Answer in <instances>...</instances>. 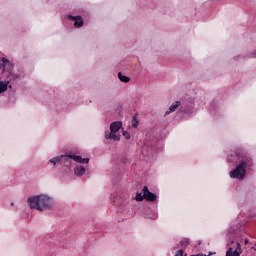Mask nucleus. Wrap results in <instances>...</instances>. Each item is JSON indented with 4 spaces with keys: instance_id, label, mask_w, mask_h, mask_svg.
<instances>
[{
    "instance_id": "obj_4",
    "label": "nucleus",
    "mask_w": 256,
    "mask_h": 256,
    "mask_svg": "<svg viewBox=\"0 0 256 256\" xmlns=\"http://www.w3.org/2000/svg\"><path fill=\"white\" fill-rule=\"evenodd\" d=\"M13 69V63L9 61L7 58L0 57V73H5L7 71H11Z\"/></svg>"
},
{
    "instance_id": "obj_6",
    "label": "nucleus",
    "mask_w": 256,
    "mask_h": 256,
    "mask_svg": "<svg viewBox=\"0 0 256 256\" xmlns=\"http://www.w3.org/2000/svg\"><path fill=\"white\" fill-rule=\"evenodd\" d=\"M180 113H185V115H191L193 114V103H182L179 108Z\"/></svg>"
},
{
    "instance_id": "obj_13",
    "label": "nucleus",
    "mask_w": 256,
    "mask_h": 256,
    "mask_svg": "<svg viewBox=\"0 0 256 256\" xmlns=\"http://www.w3.org/2000/svg\"><path fill=\"white\" fill-rule=\"evenodd\" d=\"M65 157H67V155H60V156L54 157L49 160V163H52L55 167V165H57V163H59V161H61V159L65 160Z\"/></svg>"
},
{
    "instance_id": "obj_5",
    "label": "nucleus",
    "mask_w": 256,
    "mask_h": 256,
    "mask_svg": "<svg viewBox=\"0 0 256 256\" xmlns=\"http://www.w3.org/2000/svg\"><path fill=\"white\" fill-rule=\"evenodd\" d=\"M71 159H73V161H75L76 163H80L84 165H87L89 163V158H83L82 156H79V155L69 154L65 156L66 162L71 161Z\"/></svg>"
},
{
    "instance_id": "obj_26",
    "label": "nucleus",
    "mask_w": 256,
    "mask_h": 256,
    "mask_svg": "<svg viewBox=\"0 0 256 256\" xmlns=\"http://www.w3.org/2000/svg\"><path fill=\"white\" fill-rule=\"evenodd\" d=\"M150 219H153L155 221V219H157V216L151 217Z\"/></svg>"
},
{
    "instance_id": "obj_19",
    "label": "nucleus",
    "mask_w": 256,
    "mask_h": 256,
    "mask_svg": "<svg viewBox=\"0 0 256 256\" xmlns=\"http://www.w3.org/2000/svg\"><path fill=\"white\" fill-rule=\"evenodd\" d=\"M122 135L126 139H131V134L129 133V131H123Z\"/></svg>"
},
{
    "instance_id": "obj_11",
    "label": "nucleus",
    "mask_w": 256,
    "mask_h": 256,
    "mask_svg": "<svg viewBox=\"0 0 256 256\" xmlns=\"http://www.w3.org/2000/svg\"><path fill=\"white\" fill-rule=\"evenodd\" d=\"M121 127H123V122H121V121L112 122L110 124V131L112 133H117V132H119V129H121Z\"/></svg>"
},
{
    "instance_id": "obj_8",
    "label": "nucleus",
    "mask_w": 256,
    "mask_h": 256,
    "mask_svg": "<svg viewBox=\"0 0 256 256\" xmlns=\"http://www.w3.org/2000/svg\"><path fill=\"white\" fill-rule=\"evenodd\" d=\"M142 191L144 193V199H146V201H157V194L149 191V187L144 186Z\"/></svg>"
},
{
    "instance_id": "obj_23",
    "label": "nucleus",
    "mask_w": 256,
    "mask_h": 256,
    "mask_svg": "<svg viewBox=\"0 0 256 256\" xmlns=\"http://www.w3.org/2000/svg\"><path fill=\"white\" fill-rule=\"evenodd\" d=\"M228 233H229V235H230V237H231V236L233 235V233H235V230L229 228Z\"/></svg>"
},
{
    "instance_id": "obj_18",
    "label": "nucleus",
    "mask_w": 256,
    "mask_h": 256,
    "mask_svg": "<svg viewBox=\"0 0 256 256\" xmlns=\"http://www.w3.org/2000/svg\"><path fill=\"white\" fill-rule=\"evenodd\" d=\"M182 247H187L189 245V238H184L180 241Z\"/></svg>"
},
{
    "instance_id": "obj_9",
    "label": "nucleus",
    "mask_w": 256,
    "mask_h": 256,
    "mask_svg": "<svg viewBox=\"0 0 256 256\" xmlns=\"http://www.w3.org/2000/svg\"><path fill=\"white\" fill-rule=\"evenodd\" d=\"M105 139L107 141H121V135L117 134L116 132L106 131L105 132Z\"/></svg>"
},
{
    "instance_id": "obj_10",
    "label": "nucleus",
    "mask_w": 256,
    "mask_h": 256,
    "mask_svg": "<svg viewBox=\"0 0 256 256\" xmlns=\"http://www.w3.org/2000/svg\"><path fill=\"white\" fill-rule=\"evenodd\" d=\"M86 171L87 169H85V166L83 165H76L74 167V175H76V177H83Z\"/></svg>"
},
{
    "instance_id": "obj_7",
    "label": "nucleus",
    "mask_w": 256,
    "mask_h": 256,
    "mask_svg": "<svg viewBox=\"0 0 256 256\" xmlns=\"http://www.w3.org/2000/svg\"><path fill=\"white\" fill-rule=\"evenodd\" d=\"M66 17L67 19H72L74 21V27L78 29L80 27H83V25L85 24V20H83V17H81V15H78V16L67 15Z\"/></svg>"
},
{
    "instance_id": "obj_22",
    "label": "nucleus",
    "mask_w": 256,
    "mask_h": 256,
    "mask_svg": "<svg viewBox=\"0 0 256 256\" xmlns=\"http://www.w3.org/2000/svg\"><path fill=\"white\" fill-rule=\"evenodd\" d=\"M11 77H13V79H19V74H14L10 72Z\"/></svg>"
},
{
    "instance_id": "obj_24",
    "label": "nucleus",
    "mask_w": 256,
    "mask_h": 256,
    "mask_svg": "<svg viewBox=\"0 0 256 256\" xmlns=\"http://www.w3.org/2000/svg\"><path fill=\"white\" fill-rule=\"evenodd\" d=\"M215 255V252H209L208 256Z\"/></svg>"
},
{
    "instance_id": "obj_20",
    "label": "nucleus",
    "mask_w": 256,
    "mask_h": 256,
    "mask_svg": "<svg viewBox=\"0 0 256 256\" xmlns=\"http://www.w3.org/2000/svg\"><path fill=\"white\" fill-rule=\"evenodd\" d=\"M233 157V154H230V156L227 157L228 163H235V159Z\"/></svg>"
},
{
    "instance_id": "obj_17",
    "label": "nucleus",
    "mask_w": 256,
    "mask_h": 256,
    "mask_svg": "<svg viewBox=\"0 0 256 256\" xmlns=\"http://www.w3.org/2000/svg\"><path fill=\"white\" fill-rule=\"evenodd\" d=\"M135 199H136V201H143V199H145V196H144L143 193L137 192L136 196H135Z\"/></svg>"
},
{
    "instance_id": "obj_1",
    "label": "nucleus",
    "mask_w": 256,
    "mask_h": 256,
    "mask_svg": "<svg viewBox=\"0 0 256 256\" xmlns=\"http://www.w3.org/2000/svg\"><path fill=\"white\" fill-rule=\"evenodd\" d=\"M27 203L30 209H35L36 211H45L51 209L54 205L53 198L40 194L36 196H31L27 199Z\"/></svg>"
},
{
    "instance_id": "obj_21",
    "label": "nucleus",
    "mask_w": 256,
    "mask_h": 256,
    "mask_svg": "<svg viewBox=\"0 0 256 256\" xmlns=\"http://www.w3.org/2000/svg\"><path fill=\"white\" fill-rule=\"evenodd\" d=\"M248 57H250L251 59H256V50L248 54Z\"/></svg>"
},
{
    "instance_id": "obj_28",
    "label": "nucleus",
    "mask_w": 256,
    "mask_h": 256,
    "mask_svg": "<svg viewBox=\"0 0 256 256\" xmlns=\"http://www.w3.org/2000/svg\"><path fill=\"white\" fill-rule=\"evenodd\" d=\"M251 249H253L254 251H256V248H255V247H252Z\"/></svg>"
},
{
    "instance_id": "obj_27",
    "label": "nucleus",
    "mask_w": 256,
    "mask_h": 256,
    "mask_svg": "<svg viewBox=\"0 0 256 256\" xmlns=\"http://www.w3.org/2000/svg\"><path fill=\"white\" fill-rule=\"evenodd\" d=\"M244 243H245V245H247V243H249V240L245 239Z\"/></svg>"
},
{
    "instance_id": "obj_3",
    "label": "nucleus",
    "mask_w": 256,
    "mask_h": 256,
    "mask_svg": "<svg viewBox=\"0 0 256 256\" xmlns=\"http://www.w3.org/2000/svg\"><path fill=\"white\" fill-rule=\"evenodd\" d=\"M233 243L235 241L231 240L229 244H227L228 250L226 251V256H241V253H243V250L241 249V243L236 242V248L233 250Z\"/></svg>"
},
{
    "instance_id": "obj_15",
    "label": "nucleus",
    "mask_w": 256,
    "mask_h": 256,
    "mask_svg": "<svg viewBox=\"0 0 256 256\" xmlns=\"http://www.w3.org/2000/svg\"><path fill=\"white\" fill-rule=\"evenodd\" d=\"M118 79H120V81L122 83H129L131 81V78H129L128 76L123 75V73H121V72L118 73Z\"/></svg>"
},
{
    "instance_id": "obj_16",
    "label": "nucleus",
    "mask_w": 256,
    "mask_h": 256,
    "mask_svg": "<svg viewBox=\"0 0 256 256\" xmlns=\"http://www.w3.org/2000/svg\"><path fill=\"white\" fill-rule=\"evenodd\" d=\"M132 127H134V129H137V127H139V119H137L136 116L132 118Z\"/></svg>"
},
{
    "instance_id": "obj_2",
    "label": "nucleus",
    "mask_w": 256,
    "mask_h": 256,
    "mask_svg": "<svg viewBox=\"0 0 256 256\" xmlns=\"http://www.w3.org/2000/svg\"><path fill=\"white\" fill-rule=\"evenodd\" d=\"M251 167H253V158L250 156H245L240 160L236 168L229 173V176L231 179L243 181V179L247 177V169H251Z\"/></svg>"
},
{
    "instance_id": "obj_25",
    "label": "nucleus",
    "mask_w": 256,
    "mask_h": 256,
    "mask_svg": "<svg viewBox=\"0 0 256 256\" xmlns=\"http://www.w3.org/2000/svg\"><path fill=\"white\" fill-rule=\"evenodd\" d=\"M234 155H235V157H238V156H239V153L235 152Z\"/></svg>"
},
{
    "instance_id": "obj_12",
    "label": "nucleus",
    "mask_w": 256,
    "mask_h": 256,
    "mask_svg": "<svg viewBox=\"0 0 256 256\" xmlns=\"http://www.w3.org/2000/svg\"><path fill=\"white\" fill-rule=\"evenodd\" d=\"M181 107V101H176L172 105H170L169 109L165 112V115H169L170 113H174Z\"/></svg>"
},
{
    "instance_id": "obj_14",
    "label": "nucleus",
    "mask_w": 256,
    "mask_h": 256,
    "mask_svg": "<svg viewBox=\"0 0 256 256\" xmlns=\"http://www.w3.org/2000/svg\"><path fill=\"white\" fill-rule=\"evenodd\" d=\"M9 87V81H0V94L5 93Z\"/></svg>"
}]
</instances>
